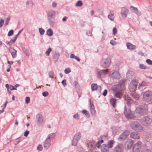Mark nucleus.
<instances>
[{
	"label": "nucleus",
	"mask_w": 152,
	"mask_h": 152,
	"mask_svg": "<svg viewBox=\"0 0 152 152\" xmlns=\"http://www.w3.org/2000/svg\"><path fill=\"white\" fill-rule=\"evenodd\" d=\"M83 3L82 2L80 1H77L76 4V6L80 7L82 6Z\"/></svg>",
	"instance_id": "e433bc0d"
},
{
	"label": "nucleus",
	"mask_w": 152,
	"mask_h": 152,
	"mask_svg": "<svg viewBox=\"0 0 152 152\" xmlns=\"http://www.w3.org/2000/svg\"><path fill=\"white\" fill-rule=\"evenodd\" d=\"M132 144H133V143H132V141H129L128 142V147L129 148L131 147L132 146Z\"/></svg>",
	"instance_id": "3c124183"
},
{
	"label": "nucleus",
	"mask_w": 152,
	"mask_h": 152,
	"mask_svg": "<svg viewBox=\"0 0 152 152\" xmlns=\"http://www.w3.org/2000/svg\"><path fill=\"white\" fill-rule=\"evenodd\" d=\"M57 6V3L53 2V3L52 6L53 7H56Z\"/></svg>",
	"instance_id": "774afa93"
},
{
	"label": "nucleus",
	"mask_w": 152,
	"mask_h": 152,
	"mask_svg": "<svg viewBox=\"0 0 152 152\" xmlns=\"http://www.w3.org/2000/svg\"><path fill=\"white\" fill-rule=\"evenodd\" d=\"M146 62L150 65H152V61L150 59H148L146 60Z\"/></svg>",
	"instance_id": "09e8293b"
},
{
	"label": "nucleus",
	"mask_w": 152,
	"mask_h": 152,
	"mask_svg": "<svg viewBox=\"0 0 152 152\" xmlns=\"http://www.w3.org/2000/svg\"><path fill=\"white\" fill-rule=\"evenodd\" d=\"M29 133V131L26 130L25 132L24 136L25 137H27Z\"/></svg>",
	"instance_id": "603ef678"
},
{
	"label": "nucleus",
	"mask_w": 152,
	"mask_h": 152,
	"mask_svg": "<svg viewBox=\"0 0 152 152\" xmlns=\"http://www.w3.org/2000/svg\"><path fill=\"white\" fill-rule=\"evenodd\" d=\"M126 45L128 49L133 50L135 49L136 48V47L135 45L130 43H127Z\"/></svg>",
	"instance_id": "5701e85b"
},
{
	"label": "nucleus",
	"mask_w": 152,
	"mask_h": 152,
	"mask_svg": "<svg viewBox=\"0 0 152 152\" xmlns=\"http://www.w3.org/2000/svg\"><path fill=\"white\" fill-rule=\"evenodd\" d=\"M122 146L118 145L115 148L114 152H122Z\"/></svg>",
	"instance_id": "a878e982"
},
{
	"label": "nucleus",
	"mask_w": 152,
	"mask_h": 152,
	"mask_svg": "<svg viewBox=\"0 0 152 152\" xmlns=\"http://www.w3.org/2000/svg\"><path fill=\"white\" fill-rule=\"evenodd\" d=\"M116 99H115L113 98L110 99V102L112 106L115 108L116 107Z\"/></svg>",
	"instance_id": "393cba45"
},
{
	"label": "nucleus",
	"mask_w": 152,
	"mask_h": 152,
	"mask_svg": "<svg viewBox=\"0 0 152 152\" xmlns=\"http://www.w3.org/2000/svg\"><path fill=\"white\" fill-rule=\"evenodd\" d=\"M50 140L47 139L44 143V147L45 149H47L50 146Z\"/></svg>",
	"instance_id": "aec40b11"
},
{
	"label": "nucleus",
	"mask_w": 152,
	"mask_h": 152,
	"mask_svg": "<svg viewBox=\"0 0 152 152\" xmlns=\"http://www.w3.org/2000/svg\"><path fill=\"white\" fill-rule=\"evenodd\" d=\"M71 72V70L69 68L66 69L64 70V72L66 74H68Z\"/></svg>",
	"instance_id": "c03bdc74"
},
{
	"label": "nucleus",
	"mask_w": 152,
	"mask_h": 152,
	"mask_svg": "<svg viewBox=\"0 0 152 152\" xmlns=\"http://www.w3.org/2000/svg\"><path fill=\"white\" fill-rule=\"evenodd\" d=\"M14 43V42L13 39H12L10 42H8V44L10 45H11L13 43Z\"/></svg>",
	"instance_id": "680f3d73"
},
{
	"label": "nucleus",
	"mask_w": 152,
	"mask_h": 152,
	"mask_svg": "<svg viewBox=\"0 0 152 152\" xmlns=\"http://www.w3.org/2000/svg\"><path fill=\"white\" fill-rule=\"evenodd\" d=\"M70 57L71 58L75 59L78 61H80V59L79 58L77 57V56H75L74 54H71Z\"/></svg>",
	"instance_id": "2f4dec72"
},
{
	"label": "nucleus",
	"mask_w": 152,
	"mask_h": 152,
	"mask_svg": "<svg viewBox=\"0 0 152 152\" xmlns=\"http://www.w3.org/2000/svg\"><path fill=\"white\" fill-rule=\"evenodd\" d=\"M107 90H105L103 93V95L104 96H105L107 94Z\"/></svg>",
	"instance_id": "338daca9"
},
{
	"label": "nucleus",
	"mask_w": 152,
	"mask_h": 152,
	"mask_svg": "<svg viewBox=\"0 0 152 152\" xmlns=\"http://www.w3.org/2000/svg\"><path fill=\"white\" fill-rule=\"evenodd\" d=\"M82 113L86 115V116L88 117H89V113L88 111H87L85 110H83L82 111Z\"/></svg>",
	"instance_id": "4c0bfd02"
},
{
	"label": "nucleus",
	"mask_w": 152,
	"mask_h": 152,
	"mask_svg": "<svg viewBox=\"0 0 152 152\" xmlns=\"http://www.w3.org/2000/svg\"><path fill=\"white\" fill-rule=\"evenodd\" d=\"M110 43L112 45H115L116 44V42L113 40L110 41Z\"/></svg>",
	"instance_id": "13d9d810"
},
{
	"label": "nucleus",
	"mask_w": 152,
	"mask_h": 152,
	"mask_svg": "<svg viewBox=\"0 0 152 152\" xmlns=\"http://www.w3.org/2000/svg\"><path fill=\"white\" fill-rule=\"evenodd\" d=\"M132 96L136 100H137L139 99V97L138 95L136 93L132 94Z\"/></svg>",
	"instance_id": "c756f323"
},
{
	"label": "nucleus",
	"mask_w": 152,
	"mask_h": 152,
	"mask_svg": "<svg viewBox=\"0 0 152 152\" xmlns=\"http://www.w3.org/2000/svg\"><path fill=\"white\" fill-rule=\"evenodd\" d=\"M91 112L92 114L94 115L95 113V111L94 110V108H93V107L92 109H91Z\"/></svg>",
	"instance_id": "0e129e2a"
},
{
	"label": "nucleus",
	"mask_w": 152,
	"mask_h": 152,
	"mask_svg": "<svg viewBox=\"0 0 152 152\" xmlns=\"http://www.w3.org/2000/svg\"><path fill=\"white\" fill-rule=\"evenodd\" d=\"M47 34L49 36L51 37L53 35V32L50 28H49L47 30Z\"/></svg>",
	"instance_id": "c85d7f7f"
},
{
	"label": "nucleus",
	"mask_w": 152,
	"mask_h": 152,
	"mask_svg": "<svg viewBox=\"0 0 152 152\" xmlns=\"http://www.w3.org/2000/svg\"><path fill=\"white\" fill-rule=\"evenodd\" d=\"M135 113L140 115L146 114L147 113V109L146 105L139 106L137 107Z\"/></svg>",
	"instance_id": "f03ea898"
},
{
	"label": "nucleus",
	"mask_w": 152,
	"mask_h": 152,
	"mask_svg": "<svg viewBox=\"0 0 152 152\" xmlns=\"http://www.w3.org/2000/svg\"><path fill=\"white\" fill-rule=\"evenodd\" d=\"M26 4L27 5L30 6H32L33 4V3L31 0L27 1Z\"/></svg>",
	"instance_id": "ea45409f"
},
{
	"label": "nucleus",
	"mask_w": 152,
	"mask_h": 152,
	"mask_svg": "<svg viewBox=\"0 0 152 152\" xmlns=\"http://www.w3.org/2000/svg\"><path fill=\"white\" fill-rule=\"evenodd\" d=\"M108 17L112 21H113L114 20L115 16L114 15V12L113 11L111 10L110 11V14L108 15Z\"/></svg>",
	"instance_id": "4be33fe9"
},
{
	"label": "nucleus",
	"mask_w": 152,
	"mask_h": 152,
	"mask_svg": "<svg viewBox=\"0 0 152 152\" xmlns=\"http://www.w3.org/2000/svg\"><path fill=\"white\" fill-rule=\"evenodd\" d=\"M104 141L103 140H101L100 141L97 142L96 144V146L98 148H99L100 147L101 144L103 143Z\"/></svg>",
	"instance_id": "7c9ffc66"
},
{
	"label": "nucleus",
	"mask_w": 152,
	"mask_h": 152,
	"mask_svg": "<svg viewBox=\"0 0 152 152\" xmlns=\"http://www.w3.org/2000/svg\"><path fill=\"white\" fill-rule=\"evenodd\" d=\"M148 85L147 83L146 82H142L139 86V88L141 90H143V88H145V86Z\"/></svg>",
	"instance_id": "bb28decb"
},
{
	"label": "nucleus",
	"mask_w": 152,
	"mask_h": 152,
	"mask_svg": "<svg viewBox=\"0 0 152 152\" xmlns=\"http://www.w3.org/2000/svg\"><path fill=\"white\" fill-rule=\"evenodd\" d=\"M91 88L93 91L96 90L98 88V86L96 84H92L91 85Z\"/></svg>",
	"instance_id": "cd10ccee"
},
{
	"label": "nucleus",
	"mask_w": 152,
	"mask_h": 152,
	"mask_svg": "<svg viewBox=\"0 0 152 152\" xmlns=\"http://www.w3.org/2000/svg\"><path fill=\"white\" fill-rule=\"evenodd\" d=\"M49 77L51 78L53 77V72L50 71L49 72Z\"/></svg>",
	"instance_id": "a18cd8bd"
},
{
	"label": "nucleus",
	"mask_w": 152,
	"mask_h": 152,
	"mask_svg": "<svg viewBox=\"0 0 152 152\" xmlns=\"http://www.w3.org/2000/svg\"><path fill=\"white\" fill-rule=\"evenodd\" d=\"M52 51V49L51 48H49L45 52V54L47 56H49L50 52Z\"/></svg>",
	"instance_id": "f704fd0d"
},
{
	"label": "nucleus",
	"mask_w": 152,
	"mask_h": 152,
	"mask_svg": "<svg viewBox=\"0 0 152 152\" xmlns=\"http://www.w3.org/2000/svg\"><path fill=\"white\" fill-rule=\"evenodd\" d=\"M125 100L127 101V104L130 105L133 103V100L128 96H125L124 97Z\"/></svg>",
	"instance_id": "dca6fc26"
},
{
	"label": "nucleus",
	"mask_w": 152,
	"mask_h": 152,
	"mask_svg": "<svg viewBox=\"0 0 152 152\" xmlns=\"http://www.w3.org/2000/svg\"><path fill=\"white\" fill-rule=\"evenodd\" d=\"M115 142L113 140H111L108 142L107 147L109 148H112Z\"/></svg>",
	"instance_id": "b1692460"
},
{
	"label": "nucleus",
	"mask_w": 152,
	"mask_h": 152,
	"mask_svg": "<svg viewBox=\"0 0 152 152\" xmlns=\"http://www.w3.org/2000/svg\"><path fill=\"white\" fill-rule=\"evenodd\" d=\"M10 51L13 58H15L16 56L17 51L13 48H10Z\"/></svg>",
	"instance_id": "6ab92c4d"
},
{
	"label": "nucleus",
	"mask_w": 152,
	"mask_h": 152,
	"mask_svg": "<svg viewBox=\"0 0 152 152\" xmlns=\"http://www.w3.org/2000/svg\"><path fill=\"white\" fill-rule=\"evenodd\" d=\"M39 31L40 34L41 35H43L45 33V30L42 28H39Z\"/></svg>",
	"instance_id": "58836bf2"
},
{
	"label": "nucleus",
	"mask_w": 152,
	"mask_h": 152,
	"mask_svg": "<svg viewBox=\"0 0 152 152\" xmlns=\"http://www.w3.org/2000/svg\"><path fill=\"white\" fill-rule=\"evenodd\" d=\"M10 89L11 90H17L16 88H15V86H10Z\"/></svg>",
	"instance_id": "4d7b16f0"
},
{
	"label": "nucleus",
	"mask_w": 152,
	"mask_h": 152,
	"mask_svg": "<svg viewBox=\"0 0 152 152\" xmlns=\"http://www.w3.org/2000/svg\"><path fill=\"white\" fill-rule=\"evenodd\" d=\"M117 30L115 28H114L113 29V34L114 35H115L117 33Z\"/></svg>",
	"instance_id": "de8ad7c7"
},
{
	"label": "nucleus",
	"mask_w": 152,
	"mask_h": 152,
	"mask_svg": "<svg viewBox=\"0 0 152 152\" xmlns=\"http://www.w3.org/2000/svg\"><path fill=\"white\" fill-rule=\"evenodd\" d=\"M128 12V10L127 9L124 7L122 8L121 14L123 18H125L126 17Z\"/></svg>",
	"instance_id": "4468645a"
},
{
	"label": "nucleus",
	"mask_w": 152,
	"mask_h": 152,
	"mask_svg": "<svg viewBox=\"0 0 152 152\" xmlns=\"http://www.w3.org/2000/svg\"><path fill=\"white\" fill-rule=\"evenodd\" d=\"M143 99L145 101L148 102L152 99V91H147L144 93Z\"/></svg>",
	"instance_id": "7ed1b4c3"
},
{
	"label": "nucleus",
	"mask_w": 152,
	"mask_h": 152,
	"mask_svg": "<svg viewBox=\"0 0 152 152\" xmlns=\"http://www.w3.org/2000/svg\"><path fill=\"white\" fill-rule=\"evenodd\" d=\"M14 33V32L13 30H10L8 33V36H10L12 35Z\"/></svg>",
	"instance_id": "37998d69"
},
{
	"label": "nucleus",
	"mask_w": 152,
	"mask_h": 152,
	"mask_svg": "<svg viewBox=\"0 0 152 152\" xmlns=\"http://www.w3.org/2000/svg\"><path fill=\"white\" fill-rule=\"evenodd\" d=\"M120 85H114L112 88L111 89L113 91V93L114 96L120 99L121 98L123 95V93L119 89Z\"/></svg>",
	"instance_id": "f257e3e1"
},
{
	"label": "nucleus",
	"mask_w": 152,
	"mask_h": 152,
	"mask_svg": "<svg viewBox=\"0 0 152 152\" xmlns=\"http://www.w3.org/2000/svg\"><path fill=\"white\" fill-rule=\"evenodd\" d=\"M4 20L1 19L0 21V27L2 26L4 23Z\"/></svg>",
	"instance_id": "6e6d98bb"
},
{
	"label": "nucleus",
	"mask_w": 152,
	"mask_h": 152,
	"mask_svg": "<svg viewBox=\"0 0 152 152\" xmlns=\"http://www.w3.org/2000/svg\"><path fill=\"white\" fill-rule=\"evenodd\" d=\"M141 122L143 125L148 126L151 123V120L148 117H145L142 119Z\"/></svg>",
	"instance_id": "0eeeda50"
},
{
	"label": "nucleus",
	"mask_w": 152,
	"mask_h": 152,
	"mask_svg": "<svg viewBox=\"0 0 152 152\" xmlns=\"http://www.w3.org/2000/svg\"><path fill=\"white\" fill-rule=\"evenodd\" d=\"M18 34H17L15 36V37L12 39H13V40L14 41V42H15V41L16 39L17 38V37H18Z\"/></svg>",
	"instance_id": "e2e57ef3"
},
{
	"label": "nucleus",
	"mask_w": 152,
	"mask_h": 152,
	"mask_svg": "<svg viewBox=\"0 0 152 152\" xmlns=\"http://www.w3.org/2000/svg\"><path fill=\"white\" fill-rule=\"evenodd\" d=\"M111 62V61L110 58H106L104 62V66L105 67H108L110 64Z\"/></svg>",
	"instance_id": "f3484780"
},
{
	"label": "nucleus",
	"mask_w": 152,
	"mask_h": 152,
	"mask_svg": "<svg viewBox=\"0 0 152 152\" xmlns=\"http://www.w3.org/2000/svg\"><path fill=\"white\" fill-rule=\"evenodd\" d=\"M62 84L64 86H65L66 85V80H63L62 82Z\"/></svg>",
	"instance_id": "bf43d9fd"
},
{
	"label": "nucleus",
	"mask_w": 152,
	"mask_h": 152,
	"mask_svg": "<svg viewBox=\"0 0 152 152\" xmlns=\"http://www.w3.org/2000/svg\"><path fill=\"white\" fill-rule=\"evenodd\" d=\"M30 101V98L28 97H27L26 98L25 102L26 104H28V103Z\"/></svg>",
	"instance_id": "49530a36"
},
{
	"label": "nucleus",
	"mask_w": 152,
	"mask_h": 152,
	"mask_svg": "<svg viewBox=\"0 0 152 152\" xmlns=\"http://www.w3.org/2000/svg\"><path fill=\"white\" fill-rule=\"evenodd\" d=\"M124 114L127 118H133L134 117V115L132 113L131 110L129 109H126V107H124Z\"/></svg>",
	"instance_id": "1a4fd4ad"
},
{
	"label": "nucleus",
	"mask_w": 152,
	"mask_h": 152,
	"mask_svg": "<svg viewBox=\"0 0 152 152\" xmlns=\"http://www.w3.org/2000/svg\"><path fill=\"white\" fill-rule=\"evenodd\" d=\"M96 144L94 141L90 142L88 145L89 149L90 150H93L96 148Z\"/></svg>",
	"instance_id": "ddd939ff"
},
{
	"label": "nucleus",
	"mask_w": 152,
	"mask_h": 152,
	"mask_svg": "<svg viewBox=\"0 0 152 152\" xmlns=\"http://www.w3.org/2000/svg\"><path fill=\"white\" fill-rule=\"evenodd\" d=\"M130 137L132 138L136 139H138L140 138L139 134L135 132L131 133L130 134Z\"/></svg>",
	"instance_id": "a211bd4d"
},
{
	"label": "nucleus",
	"mask_w": 152,
	"mask_h": 152,
	"mask_svg": "<svg viewBox=\"0 0 152 152\" xmlns=\"http://www.w3.org/2000/svg\"><path fill=\"white\" fill-rule=\"evenodd\" d=\"M131 127L134 130L139 132H141L142 131V127L137 122H133L131 124Z\"/></svg>",
	"instance_id": "20e7f679"
},
{
	"label": "nucleus",
	"mask_w": 152,
	"mask_h": 152,
	"mask_svg": "<svg viewBox=\"0 0 152 152\" xmlns=\"http://www.w3.org/2000/svg\"><path fill=\"white\" fill-rule=\"evenodd\" d=\"M108 69L105 70H100L99 71L97 74V77L98 78L103 77L107 75L108 72Z\"/></svg>",
	"instance_id": "9b49d317"
},
{
	"label": "nucleus",
	"mask_w": 152,
	"mask_h": 152,
	"mask_svg": "<svg viewBox=\"0 0 152 152\" xmlns=\"http://www.w3.org/2000/svg\"><path fill=\"white\" fill-rule=\"evenodd\" d=\"M9 21H10V19H9V18H7L6 22H5V26H6L8 24H9Z\"/></svg>",
	"instance_id": "052dcab7"
},
{
	"label": "nucleus",
	"mask_w": 152,
	"mask_h": 152,
	"mask_svg": "<svg viewBox=\"0 0 152 152\" xmlns=\"http://www.w3.org/2000/svg\"><path fill=\"white\" fill-rule=\"evenodd\" d=\"M42 146L41 145H39L37 147V149L39 151H42Z\"/></svg>",
	"instance_id": "864d4df0"
},
{
	"label": "nucleus",
	"mask_w": 152,
	"mask_h": 152,
	"mask_svg": "<svg viewBox=\"0 0 152 152\" xmlns=\"http://www.w3.org/2000/svg\"><path fill=\"white\" fill-rule=\"evenodd\" d=\"M74 118L76 119H78L79 118V115L77 114H75L74 116Z\"/></svg>",
	"instance_id": "69168bd1"
},
{
	"label": "nucleus",
	"mask_w": 152,
	"mask_h": 152,
	"mask_svg": "<svg viewBox=\"0 0 152 152\" xmlns=\"http://www.w3.org/2000/svg\"><path fill=\"white\" fill-rule=\"evenodd\" d=\"M140 67L142 69H145L147 68V67L146 66L142 64H140Z\"/></svg>",
	"instance_id": "a19ab883"
},
{
	"label": "nucleus",
	"mask_w": 152,
	"mask_h": 152,
	"mask_svg": "<svg viewBox=\"0 0 152 152\" xmlns=\"http://www.w3.org/2000/svg\"><path fill=\"white\" fill-rule=\"evenodd\" d=\"M108 148L105 144H103L101 147V151L102 152H108Z\"/></svg>",
	"instance_id": "412c9836"
},
{
	"label": "nucleus",
	"mask_w": 152,
	"mask_h": 152,
	"mask_svg": "<svg viewBox=\"0 0 152 152\" xmlns=\"http://www.w3.org/2000/svg\"><path fill=\"white\" fill-rule=\"evenodd\" d=\"M59 58V56L58 55H54L53 57V59L54 60V61H56L58 60V59Z\"/></svg>",
	"instance_id": "79ce46f5"
},
{
	"label": "nucleus",
	"mask_w": 152,
	"mask_h": 152,
	"mask_svg": "<svg viewBox=\"0 0 152 152\" xmlns=\"http://www.w3.org/2000/svg\"><path fill=\"white\" fill-rule=\"evenodd\" d=\"M130 9L133 12H134L135 13H137V12H138V10L137 8L133 7H130Z\"/></svg>",
	"instance_id": "473e14b6"
},
{
	"label": "nucleus",
	"mask_w": 152,
	"mask_h": 152,
	"mask_svg": "<svg viewBox=\"0 0 152 152\" xmlns=\"http://www.w3.org/2000/svg\"><path fill=\"white\" fill-rule=\"evenodd\" d=\"M7 101H6L5 104L1 106V107L2 108V110H1V113L3 112L4 111V109L6 107V105H7Z\"/></svg>",
	"instance_id": "c9c22d12"
},
{
	"label": "nucleus",
	"mask_w": 152,
	"mask_h": 152,
	"mask_svg": "<svg viewBox=\"0 0 152 152\" xmlns=\"http://www.w3.org/2000/svg\"><path fill=\"white\" fill-rule=\"evenodd\" d=\"M55 136V135L54 133H51L50 134L48 137L47 139L50 140V139L54 138Z\"/></svg>",
	"instance_id": "72a5a7b5"
},
{
	"label": "nucleus",
	"mask_w": 152,
	"mask_h": 152,
	"mask_svg": "<svg viewBox=\"0 0 152 152\" xmlns=\"http://www.w3.org/2000/svg\"><path fill=\"white\" fill-rule=\"evenodd\" d=\"M129 134V132L126 131L123 132L120 136V138L121 140H124L126 139Z\"/></svg>",
	"instance_id": "2eb2a0df"
},
{
	"label": "nucleus",
	"mask_w": 152,
	"mask_h": 152,
	"mask_svg": "<svg viewBox=\"0 0 152 152\" xmlns=\"http://www.w3.org/2000/svg\"><path fill=\"white\" fill-rule=\"evenodd\" d=\"M138 82L135 80H132L130 83L129 86V88L131 91H135L137 86Z\"/></svg>",
	"instance_id": "39448f33"
},
{
	"label": "nucleus",
	"mask_w": 152,
	"mask_h": 152,
	"mask_svg": "<svg viewBox=\"0 0 152 152\" xmlns=\"http://www.w3.org/2000/svg\"><path fill=\"white\" fill-rule=\"evenodd\" d=\"M111 77L114 79L119 78L120 77V75L118 72L114 71L110 75Z\"/></svg>",
	"instance_id": "f8f14e48"
},
{
	"label": "nucleus",
	"mask_w": 152,
	"mask_h": 152,
	"mask_svg": "<svg viewBox=\"0 0 152 152\" xmlns=\"http://www.w3.org/2000/svg\"><path fill=\"white\" fill-rule=\"evenodd\" d=\"M81 137V134L80 133H77L74 136L72 142L73 145L76 146L77 144L78 141Z\"/></svg>",
	"instance_id": "423d86ee"
},
{
	"label": "nucleus",
	"mask_w": 152,
	"mask_h": 152,
	"mask_svg": "<svg viewBox=\"0 0 152 152\" xmlns=\"http://www.w3.org/2000/svg\"><path fill=\"white\" fill-rule=\"evenodd\" d=\"M73 84L76 88H78L79 86L78 83L76 81H75L74 82Z\"/></svg>",
	"instance_id": "8fccbe9b"
},
{
	"label": "nucleus",
	"mask_w": 152,
	"mask_h": 152,
	"mask_svg": "<svg viewBox=\"0 0 152 152\" xmlns=\"http://www.w3.org/2000/svg\"><path fill=\"white\" fill-rule=\"evenodd\" d=\"M141 142L140 141H138L134 145L133 149V152H140L141 148Z\"/></svg>",
	"instance_id": "6e6552de"
},
{
	"label": "nucleus",
	"mask_w": 152,
	"mask_h": 152,
	"mask_svg": "<svg viewBox=\"0 0 152 152\" xmlns=\"http://www.w3.org/2000/svg\"><path fill=\"white\" fill-rule=\"evenodd\" d=\"M48 95V93L47 92H44L42 93V95L44 96H46Z\"/></svg>",
	"instance_id": "5fc2aeb1"
},
{
	"label": "nucleus",
	"mask_w": 152,
	"mask_h": 152,
	"mask_svg": "<svg viewBox=\"0 0 152 152\" xmlns=\"http://www.w3.org/2000/svg\"><path fill=\"white\" fill-rule=\"evenodd\" d=\"M37 125L38 126H40L44 123V119L42 115L38 114L37 116Z\"/></svg>",
	"instance_id": "9d476101"
}]
</instances>
